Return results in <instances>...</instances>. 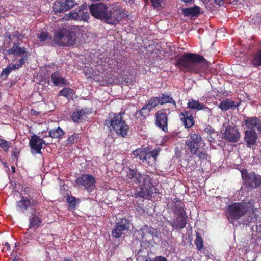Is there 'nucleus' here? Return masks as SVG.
Masks as SVG:
<instances>
[{
	"label": "nucleus",
	"mask_w": 261,
	"mask_h": 261,
	"mask_svg": "<svg viewBox=\"0 0 261 261\" xmlns=\"http://www.w3.org/2000/svg\"><path fill=\"white\" fill-rule=\"evenodd\" d=\"M126 180L129 182L138 184L140 187L139 195L142 197H148L153 193L151 178L147 175H141L137 170L128 168L126 171Z\"/></svg>",
	"instance_id": "obj_1"
},
{
	"label": "nucleus",
	"mask_w": 261,
	"mask_h": 261,
	"mask_svg": "<svg viewBox=\"0 0 261 261\" xmlns=\"http://www.w3.org/2000/svg\"><path fill=\"white\" fill-rule=\"evenodd\" d=\"M176 65L183 68L187 71L198 73L203 70L202 67L207 66V63L202 56L186 53L178 59Z\"/></svg>",
	"instance_id": "obj_2"
},
{
	"label": "nucleus",
	"mask_w": 261,
	"mask_h": 261,
	"mask_svg": "<svg viewBox=\"0 0 261 261\" xmlns=\"http://www.w3.org/2000/svg\"><path fill=\"white\" fill-rule=\"evenodd\" d=\"M201 144L202 145V148H204L205 143L198 134H190L189 138L185 141V145L192 155H196L200 159H207V154L204 151H200L199 150L198 147Z\"/></svg>",
	"instance_id": "obj_3"
},
{
	"label": "nucleus",
	"mask_w": 261,
	"mask_h": 261,
	"mask_svg": "<svg viewBox=\"0 0 261 261\" xmlns=\"http://www.w3.org/2000/svg\"><path fill=\"white\" fill-rule=\"evenodd\" d=\"M106 124L108 127H111L117 134L122 137H125L129 129L128 126L125 123L121 114H110Z\"/></svg>",
	"instance_id": "obj_4"
},
{
	"label": "nucleus",
	"mask_w": 261,
	"mask_h": 261,
	"mask_svg": "<svg viewBox=\"0 0 261 261\" xmlns=\"http://www.w3.org/2000/svg\"><path fill=\"white\" fill-rule=\"evenodd\" d=\"M159 152V149L151 151L148 148H138L133 151V155L135 158L138 159L140 162L147 164L149 166H153L155 164Z\"/></svg>",
	"instance_id": "obj_5"
},
{
	"label": "nucleus",
	"mask_w": 261,
	"mask_h": 261,
	"mask_svg": "<svg viewBox=\"0 0 261 261\" xmlns=\"http://www.w3.org/2000/svg\"><path fill=\"white\" fill-rule=\"evenodd\" d=\"M112 11H109L106 22L110 24L116 25L124 17V10L118 4H112Z\"/></svg>",
	"instance_id": "obj_6"
},
{
	"label": "nucleus",
	"mask_w": 261,
	"mask_h": 261,
	"mask_svg": "<svg viewBox=\"0 0 261 261\" xmlns=\"http://www.w3.org/2000/svg\"><path fill=\"white\" fill-rule=\"evenodd\" d=\"M250 204L245 202L235 203L228 207V215L231 220L238 219L243 216L247 211Z\"/></svg>",
	"instance_id": "obj_7"
},
{
	"label": "nucleus",
	"mask_w": 261,
	"mask_h": 261,
	"mask_svg": "<svg viewBox=\"0 0 261 261\" xmlns=\"http://www.w3.org/2000/svg\"><path fill=\"white\" fill-rule=\"evenodd\" d=\"M56 44L62 46H72L75 42V36L73 33L64 35L61 31L55 32L53 39Z\"/></svg>",
	"instance_id": "obj_8"
},
{
	"label": "nucleus",
	"mask_w": 261,
	"mask_h": 261,
	"mask_svg": "<svg viewBox=\"0 0 261 261\" xmlns=\"http://www.w3.org/2000/svg\"><path fill=\"white\" fill-rule=\"evenodd\" d=\"M242 178L247 187L255 188L261 184V176L254 172L248 173L246 170L241 171Z\"/></svg>",
	"instance_id": "obj_9"
},
{
	"label": "nucleus",
	"mask_w": 261,
	"mask_h": 261,
	"mask_svg": "<svg viewBox=\"0 0 261 261\" xmlns=\"http://www.w3.org/2000/svg\"><path fill=\"white\" fill-rule=\"evenodd\" d=\"M130 225L129 221L125 218L120 219L116 223L112 230V234L113 237L119 238L122 235L127 233L129 230Z\"/></svg>",
	"instance_id": "obj_10"
},
{
	"label": "nucleus",
	"mask_w": 261,
	"mask_h": 261,
	"mask_svg": "<svg viewBox=\"0 0 261 261\" xmlns=\"http://www.w3.org/2000/svg\"><path fill=\"white\" fill-rule=\"evenodd\" d=\"M42 222V220L41 218H40L37 214V211L35 209H33L31 216L29 218V229L27 230V231L25 233L27 236L26 239L24 240V241L26 243L29 242V240L32 239V237L31 234V228H37L40 226Z\"/></svg>",
	"instance_id": "obj_11"
},
{
	"label": "nucleus",
	"mask_w": 261,
	"mask_h": 261,
	"mask_svg": "<svg viewBox=\"0 0 261 261\" xmlns=\"http://www.w3.org/2000/svg\"><path fill=\"white\" fill-rule=\"evenodd\" d=\"M77 4L76 0L56 1L53 4V9L55 13H63L70 10Z\"/></svg>",
	"instance_id": "obj_12"
},
{
	"label": "nucleus",
	"mask_w": 261,
	"mask_h": 261,
	"mask_svg": "<svg viewBox=\"0 0 261 261\" xmlns=\"http://www.w3.org/2000/svg\"><path fill=\"white\" fill-rule=\"evenodd\" d=\"M90 11L92 16L105 21L109 12L106 5L101 3L92 4L90 6Z\"/></svg>",
	"instance_id": "obj_13"
},
{
	"label": "nucleus",
	"mask_w": 261,
	"mask_h": 261,
	"mask_svg": "<svg viewBox=\"0 0 261 261\" xmlns=\"http://www.w3.org/2000/svg\"><path fill=\"white\" fill-rule=\"evenodd\" d=\"M174 211L178 216L171 223V225L175 229H182L187 224V216H185V210L182 206H179L175 207Z\"/></svg>",
	"instance_id": "obj_14"
},
{
	"label": "nucleus",
	"mask_w": 261,
	"mask_h": 261,
	"mask_svg": "<svg viewBox=\"0 0 261 261\" xmlns=\"http://www.w3.org/2000/svg\"><path fill=\"white\" fill-rule=\"evenodd\" d=\"M29 144L33 154H40L43 145L45 144V142L42 139L34 135L30 140Z\"/></svg>",
	"instance_id": "obj_15"
},
{
	"label": "nucleus",
	"mask_w": 261,
	"mask_h": 261,
	"mask_svg": "<svg viewBox=\"0 0 261 261\" xmlns=\"http://www.w3.org/2000/svg\"><path fill=\"white\" fill-rule=\"evenodd\" d=\"M155 117L156 126L164 132H167L168 118L165 111L163 110L157 111Z\"/></svg>",
	"instance_id": "obj_16"
},
{
	"label": "nucleus",
	"mask_w": 261,
	"mask_h": 261,
	"mask_svg": "<svg viewBox=\"0 0 261 261\" xmlns=\"http://www.w3.org/2000/svg\"><path fill=\"white\" fill-rule=\"evenodd\" d=\"M76 182L78 185L82 186L89 190L94 187L95 180L93 176L84 174L76 179Z\"/></svg>",
	"instance_id": "obj_17"
},
{
	"label": "nucleus",
	"mask_w": 261,
	"mask_h": 261,
	"mask_svg": "<svg viewBox=\"0 0 261 261\" xmlns=\"http://www.w3.org/2000/svg\"><path fill=\"white\" fill-rule=\"evenodd\" d=\"M244 124L247 128V130L261 133L260 120L256 117H246L244 120Z\"/></svg>",
	"instance_id": "obj_18"
},
{
	"label": "nucleus",
	"mask_w": 261,
	"mask_h": 261,
	"mask_svg": "<svg viewBox=\"0 0 261 261\" xmlns=\"http://www.w3.org/2000/svg\"><path fill=\"white\" fill-rule=\"evenodd\" d=\"M25 61L26 57H22L20 58L15 64H9L6 68L2 70L1 73V76L5 79L7 78L8 76L12 70H15L20 68L24 64Z\"/></svg>",
	"instance_id": "obj_19"
},
{
	"label": "nucleus",
	"mask_w": 261,
	"mask_h": 261,
	"mask_svg": "<svg viewBox=\"0 0 261 261\" xmlns=\"http://www.w3.org/2000/svg\"><path fill=\"white\" fill-rule=\"evenodd\" d=\"M223 137L229 142H236L239 139L240 134L236 127L228 126L223 133Z\"/></svg>",
	"instance_id": "obj_20"
},
{
	"label": "nucleus",
	"mask_w": 261,
	"mask_h": 261,
	"mask_svg": "<svg viewBox=\"0 0 261 261\" xmlns=\"http://www.w3.org/2000/svg\"><path fill=\"white\" fill-rule=\"evenodd\" d=\"M187 108L192 110H204L206 111L209 116L212 115V110L205 105L200 103L198 100H194V99H189L187 103Z\"/></svg>",
	"instance_id": "obj_21"
},
{
	"label": "nucleus",
	"mask_w": 261,
	"mask_h": 261,
	"mask_svg": "<svg viewBox=\"0 0 261 261\" xmlns=\"http://www.w3.org/2000/svg\"><path fill=\"white\" fill-rule=\"evenodd\" d=\"M9 55H13L16 57L21 56L26 57V60L28 58L27 52L24 47H20L18 43H14L11 48L7 50Z\"/></svg>",
	"instance_id": "obj_22"
},
{
	"label": "nucleus",
	"mask_w": 261,
	"mask_h": 261,
	"mask_svg": "<svg viewBox=\"0 0 261 261\" xmlns=\"http://www.w3.org/2000/svg\"><path fill=\"white\" fill-rule=\"evenodd\" d=\"M179 117L186 128H190L194 125V117L190 111H183L179 114Z\"/></svg>",
	"instance_id": "obj_23"
},
{
	"label": "nucleus",
	"mask_w": 261,
	"mask_h": 261,
	"mask_svg": "<svg viewBox=\"0 0 261 261\" xmlns=\"http://www.w3.org/2000/svg\"><path fill=\"white\" fill-rule=\"evenodd\" d=\"M257 138V135L256 132L246 130L245 132V141L248 147H251L255 144Z\"/></svg>",
	"instance_id": "obj_24"
},
{
	"label": "nucleus",
	"mask_w": 261,
	"mask_h": 261,
	"mask_svg": "<svg viewBox=\"0 0 261 261\" xmlns=\"http://www.w3.org/2000/svg\"><path fill=\"white\" fill-rule=\"evenodd\" d=\"M51 80L55 86H63L66 85V80L62 77L59 72L53 73L51 75Z\"/></svg>",
	"instance_id": "obj_25"
},
{
	"label": "nucleus",
	"mask_w": 261,
	"mask_h": 261,
	"mask_svg": "<svg viewBox=\"0 0 261 261\" xmlns=\"http://www.w3.org/2000/svg\"><path fill=\"white\" fill-rule=\"evenodd\" d=\"M31 205V201L27 198L22 197L21 199L17 201L16 206L17 211L20 212H24Z\"/></svg>",
	"instance_id": "obj_26"
},
{
	"label": "nucleus",
	"mask_w": 261,
	"mask_h": 261,
	"mask_svg": "<svg viewBox=\"0 0 261 261\" xmlns=\"http://www.w3.org/2000/svg\"><path fill=\"white\" fill-rule=\"evenodd\" d=\"M238 105L234 101L227 99L222 101L219 105V107L222 111H227L229 109L235 108Z\"/></svg>",
	"instance_id": "obj_27"
},
{
	"label": "nucleus",
	"mask_w": 261,
	"mask_h": 261,
	"mask_svg": "<svg viewBox=\"0 0 261 261\" xmlns=\"http://www.w3.org/2000/svg\"><path fill=\"white\" fill-rule=\"evenodd\" d=\"M86 6L85 5H82L79 8L78 12H70L67 15L65 16V19L67 20L73 19V20H80V14H81V11H84L86 9Z\"/></svg>",
	"instance_id": "obj_28"
},
{
	"label": "nucleus",
	"mask_w": 261,
	"mask_h": 261,
	"mask_svg": "<svg viewBox=\"0 0 261 261\" xmlns=\"http://www.w3.org/2000/svg\"><path fill=\"white\" fill-rule=\"evenodd\" d=\"M250 207L248 206V212L247 215V218L245 220V224H248L250 223H255L257 221V214H255V210L251 208V210H250Z\"/></svg>",
	"instance_id": "obj_29"
},
{
	"label": "nucleus",
	"mask_w": 261,
	"mask_h": 261,
	"mask_svg": "<svg viewBox=\"0 0 261 261\" xmlns=\"http://www.w3.org/2000/svg\"><path fill=\"white\" fill-rule=\"evenodd\" d=\"M200 8L195 6L192 8H186L183 10V13L186 16H196L200 13Z\"/></svg>",
	"instance_id": "obj_30"
},
{
	"label": "nucleus",
	"mask_w": 261,
	"mask_h": 261,
	"mask_svg": "<svg viewBox=\"0 0 261 261\" xmlns=\"http://www.w3.org/2000/svg\"><path fill=\"white\" fill-rule=\"evenodd\" d=\"M160 104H164L166 103H170L173 104L174 107H176V102L173 98L167 94H163L161 97H160Z\"/></svg>",
	"instance_id": "obj_31"
},
{
	"label": "nucleus",
	"mask_w": 261,
	"mask_h": 261,
	"mask_svg": "<svg viewBox=\"0 0 261 261\" xmlns=\"http://www.w3.org/2000/svg\"><path fill=\"white\" fill-rule=\"evenodd\" d=\"M64 135L63 130L60 127L56 129L50 130L49 132V136L53 138H59Z\"/></svg>",
	"instance_id": "obj_32"
},
{
	"label": "nucleus",
	"mask_w": 261,
	"mask_h": 261,
	"mask_svg": "<svg viewBox=\"0 0 261 261\" xmlns=\"http://www.w3.org/2000/svg\"><path fill=\"white\" fill-rule=\"evenodd\" d=\"M85 112L84 110L74 112L72 115V120L74 122L78 121L84 118Z\"/></svg>",
	"instance_id": "obj_33"
},
{
	"label": "nucleus",
	"mask_w": 261,
	"mask_h": 261,
	"mask_svg": "<svg viewBox=\"0 0 261 261\" xmlns=\"http://www.w3.org/2000/svg\"><path fill=\"white\" fill-rule=\"evenodd\" d=\"M73 93V89L69 88H64L59 92L58 95L68 97L71 96Z\"/></svg>",
	"instance_id": "obj_34"
},
{
	"label": "nucleus",
	"mask_w": 261,
	"mask_h": 261,
	"mask_svg": "<svg viewBox=\"0 0 261 261\" xmlns=\"http://www.w3.org/2000/svg\"><path fill=\"white\" fill-rule=\"evenodd\" d=\"M252 64L255 67L261 66V51H259L254 55Z\"/></svg>",
	"instance_id": "obj_35"
},
{
	"label": "nucleus",
	"mask_w": 261,
	"mask_h": 261,
	"mask_svg": "<svg viewBox=\"0 0 261 261\" xmlns=\"http://www.w3.org/2000/svg\"><path fill=\"white\" fill-rule=\"evenodd\" d=\"M11 145V142H8L3 139L0 138V147L4 151H8Z\"/></svg>",
	"instance_id": "obj_36"
},
{
	"label": "nucleus",
	"mask_w": 261,
	"mask_h": 261,
	"mask_svg": "<svg viewBox=\"0 0 261 261\" xmlns=\"http://www.w3.org/2000/svg\"><path fill=\"white\" fill-rule=\"evenodd\" d=\"M195 244L198 250H201L203 247V241L202 237L199 234L196 235Z\"/></svg>",
	"instance_id": "obj_37"
},
{
	"label": "nucleus",
	"mask_w": 261,
	"mask_h": 261,
	"mask_svg": "<svg viewBox=\"0 0 261 261\" xmlns=\"http://www.w3.org/2000/svg\"><path fill=\"white\" fill-rule=\"evenodd\" d=\"M160 103V98L155 97L149 100L148 103L146 104L151 109L155 107Z\"/></svg>",
	"instance_id": "obj_38"
},
{
	"label": "nucleus",
	"mask_w": 261,
	"mask_h": 261,
	"mask_svg": "<svg viewBox=\"0 0 261 261\" xmlns=\"http://www.w3.org/2000/svg\"><path fill=\"white\" fill-rule=\"evenodd\" d=\"M151 109L145 105L140 111V114L142 116L146 117L149 115Z\"/></svg>",
	"instance_id": "obj_39"
},
{
	"label": "nucleus",
	"mask_w": 261,
	"mask_h": 261,
	"mask_svg": "<svg viewBox=\"0 0 261 261\" xmlns=\"http://www.w3.org/2000/svg\"><path fill=\"white\" fill-rule=\"evenodd\" d=\"M79 138V134L74 133L69 136L67 141L68 144H72L77 142Z\"/></svg>",
	"instance_id": "obj_40"
},
{
	"label": "nucleus",
	"mask_w": 261,
	"mask_h": 261,
	"mask_svg": "<svg viewBox=\"0 0 261 261\" xmlns=\"http://www.w3.org/2000/svg\"><path fill=\"white\" fill-rule=\"evenodd\" d=\"M67 201L69 207L71 208H74L77 204V201L78 200L75 198V197L73 196H70L67 197Z\"/></svg>",
	"instance_id": "obj_41"
},
{
	"label": "nucleus",
	"mask_w": 261,
	"mask_h": 261,
	"mask_svg": "<svg viewBox=\"0 0 261 261\" xmlns=\"http://www.w3.org/2000/svg\"><path fill=\"white\" fill-rule=\"evenodd\" d=\"M48 37L49 35L46 32H41L38 35V39L41 41L46 40Z\"/></svg>",
	"instance_id": "obj_42"
},
{
	"label": "nucleus",
	"mask_w": 261,
	"mask_h": 261,
	"mask_svg": "<svg viewBox=\"0 0 261 261\" xmlns=\"http://www.w3.org/2000/svg\"><path fill=\"white\" fill-rule=\"evenodd\" d=\"M84 11H81V14H80V20H83L84 21H87L89 19V15L87 12H83Z\"/></svg>",
	"instance_id": "obj_43"
},
{
	"label": "nucleus",
	"mask_w": 261,
	"mask_h": 261,
	"mask_svg": "<svg viewBox=\"0 0 261 261\" xmlns=\"http://www.w3.org/2000/svg\"><path fill=\"white\" fill-rule=\"evenodd\" d=\"M91 70L92 69L88 67H85L84 69V72L85 73V75L87 76V78H92V74H91Z\"/></svg>",
	"instance_id": "obj_44"
},
{
	"label": "nucleus",
	"mask_w": 261,
	"mask_h": 261,
	"mask_svg": "<svg viewBox=\"0 0 261 261\" xmlns=\"http://www.w3.org/2000/svg\"><path fill=\"white\" fill-rule=\"evenodd\" d=\"M137 261H151L150 257L146 256L138 255Z\"/></svg>",
	"instance_id": "obj_45"
},
{
	"label": "nucleus",
	"mask_w": 261,
	"mask_h": 261,
	"mask_svg": "<svg viewBox=\"0 0 261 261\" xmlns=\"http://www.w3.org/2000/svg\"><path fill=\"white\" fill-rule=\"evenodd\" d=\"M152 6L154 7H158L163 3V0H151Z\"/></svg>",
	"instance_id": "obj_46"
},
{
	"label": "nucleus",
	"mask_w": 261,
	"mask_h": 261,
	"mask_svg": "<svg viewBox=\"0 0 261 261\" xmlns=\"http://www.w3.org/2000/svg\"><path fill=\"white\" fill-rule=\"evenodd\" d=\"M204 132L210 135H212V134L216 133V132L215 131V130L214 129L212 128V127L210 126H207L205 128Z\"/></svg>",
	"instance_id": "obj_47"
},
{
	"label": "nucleus",
	"mask_w": 261,
	"mask_h": 261,
	"mask_svg": "<svg viewBox=\"0 0 261 261\" xmlns=\"http://www.w3.org/2000/svg\"><path fill=\"white\" fill-rule=\"evenodd\" d=\"M153 261H167L166 258L164 257L159 256H156L154 259Z\"/></svg>",
	"instance_id": "obj_48"
},
{
	"label": "nucleus",
	"mask_w": 261,
	"mask_h": 261,
	"mask_svg": "<svg viewBox=\"0 0 261 261\" xmlns=\"http://www.w3.org/2000/svg\"><path fill=\"white\" fill-rule=\"evenodd\" d=\"M5 247L4 248V250L6 251H9L10 249V246L8 242L5 243Z\"/></svg>",
	"instance_id": "obj_49"
},
{
	"label": "nucleus",
	"mask_w": 261,
	"mask_h": 261,
	"mask_svg": "<svg viewBox=\"0 0 261 261\" xmlns=\"http://www.w3.org/2000/svg\"><path fill=\"white\" fill-rule=\"evenodd\" d=\"M216 4L221 6L223 4L224 0H214Z\"/></svg>",
	"instance_id": "obj_50"
},
{
	"label": "nucleus",
	"mask_w": 261,
	"mask_h": 261,
	"mask_svg": "<svg viewBox=\"0 0 261 261\" xmlns=\"http://www.w3.org/2000/svg\"><path fill=\"white\" fill-rule=\"evenodd\" d=\"M147 228H148L147 225H144V226H143V228H142V229H141L139 231V232H141V234H142V233H143V230H145V229H147Z\"/></svg>",
	"instance_id": "obj_51"
},
{
	"label": "nucleus",
	"mask_w": 261,
	"mask_h": 261,
	"mask_svg": "<svg viewBox=\"0 0 261 261\" xmlns=\"http://www.w3.org/2000/svg\"><path fill=\"white\" fill-rule=\"evenodd\" d=\"M15 35L17 36L18 38H19L21 36L19 32L18 31L15 32Z\"/></svg>",
	"instance_id": "obj_52"
},
{
	"label": "nucleus",
	"mask_w": 261,
	"mask_h": 261,
	"mask_svg": "<svg viewBox=\"0 0 261 261\" xmlns=\"http://www.w3.org/2000/svg\"><path fill=\"white\" fill-rule=\"evenodd\" d=\"M37 204V201L35 200H33L32 201V203H31V205H32L33 206Z\"/></svg>",
	"instance_id": "obj_53"
},
{
	"label": "nucleus",
	"mask_w": 261,
	"mask_h": 261,
	"mask_svg": "<svg viewBox=\"0 0 261 261\" xmlns=\"http://www.w3.org/2000/svg\"><path fill=\"white\" fill-rule=\"evenodd\" d=\"M181 1L184 2V3H188V2L192 1V0H181Z\"/></svg>",
	"instance_id": "obj_54"
},
{
	"label": "nucleus",
	"mask_w": 261,
	"mask_h": 261,
	"mask_svg": "<svg viewBox=\"0 0 261 261\" xmlns=\"http://www.w3.org/2000/svg\"><path fill=\"white\" fill-rule=\"evenodd\" d=\"M63 261H72V260L69 258H65Z\"/></svg>",
	"instance_id": "obj_55"
},
{
	"label": "nucleus",
	"mask_w": 261,
	"mask_h": 261,
	"mask_svg": "<svg viewBox=\"0 0 261 261\" xmlns=\"http://www.w3.org/2000/svg\"><path fill=\"white\" fill-rule=\"evenodd\" d=\"M11 168H12V172H15V167H14V166H12Z\"/></svg>",
	"instance_id": "obj_56"
},
{
	"label": "nucleus",
	"mask_w": 261,
	"mask_h": 261,
	"mask_svg": "<svg viewBox=\"0 0 261 261\" xmlns=\"http://www.w3.org/2000/svg\"><path fill=\"white\" fill-rule=\"evenodd\" d=\"M4 165L5 167L7 166V163H4Z\"/></svg>",
	"instance_id": "obj_57"
},
{
	"label": "nucleus",
	"mask_w": 261,
	"mask_h": 261,
	"mask_svg": "<svg viewBox=\"0 0 261 261\" xmlns=\"http://www.w3.org/2000/svg\"><path fill=\"white\" fill-rule=\"evenodd\" d=\"M13 155L15 156H16V154L15 152L13 153Z\"/></svg>",
	"instance_id": "obj_58"
},
{
	"label": "nucleus",
	"mask_w": 261,
	"mask_h": 261,
	"mask_svg": "<svg viewBox=\"0 0 261 261\" xmlns=\"http://www.w3.org/2000/svg\"><path fill=\"white\" fill-rule=\"evenodd\" d=\"M13 261H18V260L15 259V260H13Z\"/></svg>",
	"instance_id": "obj_59"
}]
</instances>
